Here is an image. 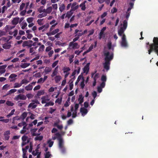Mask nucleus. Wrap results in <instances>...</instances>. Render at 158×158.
<instances>
[{
	"label": "nucleus",
	"mask_w": 158,
	"mask_h": 158,
	"mask_svg": "<svg viewBox=\"0 0 158 158\" xmlns=\"http://www.w3.org/2000/svg\"><path fill=\"white\" fill-rule=\"evenodd\" d=\"M153 43L150 45V49L148 50V54L150 55L152 52H155L158 56V37H154Z\"/></svg>",
	"instance_id": "f03ea898"
},
{
	"label": "nucleus",
	"mask_w": 158,
	"mask_h": 158,
	"mask_svg": "<svg viewBox=\"0 0 158 158\" xmlns=\"http://www.w3.org/2000/svg\"><path fill=\"white\" fill-rule=\"evenodd\" d=\"M125 30V29H124L123 27H120L118 31V35L120 36H122Z\"/></svg>",
	"instance_id": "2eb2a0df"
},
{
	"label": "nucleus",
	"mask_w": 158,
	"mask_h": 158,
	"mask_svg": "<svg viewBox=\"0 0 158 158\" xmlns=\"http://www.w3.org/2000/svg\"><path fill=\"white\" fill-rule=\"evenodd\" d=\"M77 3L75 2L73 3L71 6V10L74 11L77 9L79 7L78 5H76Z\"/></svg>",
	"instance_id": "9d476101"
},
{
	"label": "nucleus",
	"mask_w": 158,
	"mask_h": 158,
	"mask_svg": "<svg viewBox=\"0 0 158 158\" xmlns=\"http://www.w3.org/2000/svg\"><path fill=\"white\" fill-rule=\"evenodd\" d=\"M45 103L46 104L44 105L45 107H48L50 106H52L54 105V103L52 101H50V102H46Z\"/></svg>",
	"instance_id": "7c9ffc66"
},
{
	"label": "nucleus",
	"mask_w": 158,
	"mask_h": 158,
	"mask_svg": "<svg viewBox=\"0 0 158 158\" xmlns=\"http://www.w3.org/2000/svg\"><path fill=\"white\" fill-rule=\"evenodd\" d=\"M17 77V75L14 73L11 74L9 77V78H11L12 80H10V82L13 81L15 80V78Z\"/></svg>",
	"instance_id": "aec40b11"
},
{
	"label": "nucleus",
	"mask_w": 158,
	"mask_h": 158,
	"mask_svg": "<svg viewBox=\"0 0 158 158\" xmlns=\"http://www.w3.org/2000/svg\"><path fill=\"white\" fill-rule=\"evenodd\" d=\"M22 85L21 82L20 83H15L14 84V86L13 87L14 88H17L21 87Z\"/></svg>",
	"instance_id": "72a5a7b5"
},
{
	"label": "nucleus",
	"mask_w": 158,
	"mask_h": 158,
	"mask_svg": "<svg viewBox=\"0 0 158 158\" xmlns=\"http://www.w3.org/2000/svg\"><path fill=\"white\" fill-rule=\"evenodd\" d=\"M52 10V6H49L46 9V13L48 14H50L51 13Z\"/></svg>",
	"instance_id": "c9c22d12"
},
{
	"label": "nucleus",
	"mask_w": 158,
	"mask_h": 158,
	"mask_svg": "<svg viewBox=\"0 0 158 158\" xmlns=\"http://www.w3.org/2000/svg\"><path fill=\"white\" fill-rule=\"evenodd\" d=\"M106 27H103V28L101 30V31L99 33V34H101L103 35V36H105V34L104 33V31L106 30Z\"/></svg>",
	"instance_id": "49530a36"
},
{
	"label": "nucleus",
	"mask_w": 158,
	"mask_h": 158,
	"mask_svg": "<svg viewBox=\"0 0 158 158\" xmlns=\"http://www.w3.org/2000/svg\"><path fill=\"white\" fill-rule=\"evenodd\" d=\"M27 99V97L26 96L22 94H19L15 96V100L18 101L19 100H25Z\"/></svg>",
	"instance_id": "39448f33"
},
{
	"label": "nucleus",
	"mask_w": 158,
	"mask_h": 158,
	"mask_svg": "<svg viewBox=\"0 0 158 158\" xmlns=\"http://www.w3.org/2000/svg\"><path fill=\"white\" fill-rule=\"evenodd\" d=\"M52 70L50 68L48 67H46L44 69V71L46 74H47L48 73L50 72Z\"/></svg>",
	"instance_id": "473e14b6"
},
{
	"label": "nucleus",
	"mask_w": 158,
	"mask_h": 158,
	"mask_svg": "<svg viewBox=\"0 0 158 158\" xmlns=\"http://www.w3.org/2000/svg\"><path fill=\"white\" fill-rule=\"evenodd\" d=\"M47 15V14L46 13H42L39 14L38 16L39 18H42V17H45Z\"/></svg>",
	"instance_id": "58836bf2"
},
{
	"label": "nucleus",
	"mask_w": 158,
	"mask_h": 158,
	"mask_svg": "<svg viewBox=\"0 0 158 158\" xmlns=\"http://www.w3.org/2000/svg\"><path fill=\"white\" fill-rule=\"evenodd\" d=\"M123 27H123L124 29H126L127 27V21L126 20H125L123 21Z\"/></svg>",
	"instance_id": "2f4dec72"
},
{
	"label": "nucleus",
	"mask_w": 158,
	"mask_h": 158,
	"mask_svg": "<svg viewBox=\"0 0 158 158\" xmlns=\"http://www.w3.org/2000/svg\"><path fill=\"white\" fill-rule=\"evenodd\" d=\"M61 77L60 76H56L55 77V80L56 83H58L61 79Z\"/></svg>",
	"instance_id": "bb28decb"
},
{
	"label": "nucleus",
	"mask_w": 158,
	"mask_h": 158,
	"mask_svg": "<svg viewBox=\"0 0 158 158\" xmlns=\"http://www.w3.org/2000/svg\"><path fill=\"white\" fill-rule=\"evenodd\" d=\"M81 78H82L83 79V77H82V75H80L77 79V80L76 81L75 83V85H77V83L79 82V81H80L81 79Z\"/></svg>",
	"instance_id": "79ce46f5"
},
{
	"label": "nucleus",
	"mask_w": 158,
	"mask_h": 158,
	"mask_svg": "<svg viewBox=\"0 0 158 158\" xmlns=\"http://www.w3.org/2000/svg\"><path fill=\"white\" fill-rule=\"evenodd\" d=\"M44 8V6H41L40 8H39L38 9V11L40 13H41L43 12V9Z\"/></svg>",
	"instance_id": "774afa93"
},
{
	"label": "nucleus",
	"mask_w": 158,
	"mask_h": 158,
	"mask_svg": "<svg viewBox=\"0 0 158 158\" xmlns=\"http://www.w3.org/2000/svg\"><path fill=\"white\" fill-rule=\"evenodd\" d=\"M6 104L7 105L9 106H12L14 105V103L13 102L9 101H7Z\"/></svg>",
	"instance_id": "ea45409f"
},
{
	"label": "nucleus",
	"mask_w": 158,
	"mask_h": 158,
	"mask_svg": "<svg viewBox=\"0 0 158 158\" xmlns=\"http://www.w3.org/2000/svg\"><path fill=\"white\" fill-rule=\"evenodd\" d=\"M44 94V90H39L38 91V92L35 96V97H36V96H38V97H39L41 95H43Z\"/></svg>",
	"instance_id": "4be33fe9"
},
{
	"label": "nucleus",
	"mask_w": 158,
	"mask_h": 158,
	"mask_svg": "<svg viewBox=\"0 0 158 158\" xmlns=\"http://www.w3.org/2000/svg\"><path fill=\"white\" fill-rule=\"evenodd\" d=\"M26 126H24L23 127V130L20 131V133L21 134H23L26 132Z\"/></svg>",
	"instance_id": "6e6d98bb"
},
{
	"label": "nucleus",
	"mask_w": 158,
	"mask_h": 158,
	"mask_svg": "<svg viewBox=\"0 0 158 158\" xmlns=\"http://www.w3.org/2000/svg\"><path fill=\"white\" fill-rule=\"evenodd\" d=\"M29 82V81H28L26 79H23L20 82L22 85L23 84H27Z\"/></svg>",
	"instance_id": "4c0bfd02"
},
{
	"label": "nucleus",
	"mask_w": 158,
	"mask_h": 158,
	"mask_svg": "<svg viewBox=\"0 0 158 158\" xmlns=\"http://www.w3.org/2000/svg\"><path fill=\"white\" fill-rule=\"evenodd\" d=\"M37 106L34 103H31L28 105V108H32V109L35 108Z\"/></svg>",
	"instance_id": "a878e982"
},
{
	"label": "nucleus",
	"mask_w": 158,
	"mask_h": 158,
	"mask_svg": "<svg viewBox=\"0 0 158 158\" xmlns=\"http://www.w3.org/2000/svg\"><path fill=\"white\" fill-rule=\"evenodd\" d=\"M34 20V18L32 17H30L27 19V21L28 23H31Z\"/></svg>",
	"instance_id": "09e8293b"
},
{
	"label": "nucleus",
	"mask_w": 158,
	"mask_h": 158,
	"mask_svg": "<svg viewBox=\"0 0 158 158\" xmlns=\"http://www.w3.org/2000/svg\"><path fill=\"white\" fill-rule=\"evenodd\" d=\"M6 66V65H3L0 66V74H2L5 73L6 70L5 69Z\"/></svg>",
	"instance_id": "9b49d317"
},
{
	"label": "nucleus",
	"mask_w": 158,
	"mask_h": 158,
	"mask_svg": "<svg viewBox=\"0 0 158 158\" xmlns=\"http://www.w3.org/2000/svg\"><path fill=\"white\" fill-rule=\"evenodd\" d=\"M30 63H22L21 65H20V67L21 68H25L29 66L30 65Z\"/></svg>",
	"instance_id": "c756f323"
},
{
	"label": "nucleus",
	"mask_w": 158,
	"mask_h": 158,
	"mask_svg": "<svg viewBox=\"0 0 158 158\" xmlns=\"http://www.w3.org/2000/svg\"><path fill=\"white\" fill-rule=\"evenodd\" d=\"M52 7L53 10H56L58 8L57 4H52Z\"/></svg>",
	"instance_id": "603ef678"
},
{
	"label": "nucleus",
	"mask_w": 158,
	"mask_h": 158,
	"mask_svg": "<svg viewBox=\"0 0 158 158\" xmlns=\"http://www.w3.org/2000/svg\"><path fill=\"white\" fill-rule=\"evenodd\" d=\"M43 19H39L37 21V22L39 25L40 26L42 25H43V23L42 22Z\"/></svg>",
	"instance_id": "864d4df0"
},
{
	"label": "nucleus",
	"mask_w": 158,
	"mask_h": 158,
	"mask_svg": "<svg viewBox=\"0 0 158 158\" xmlns=\"http://www.w3.org/2000/svg\"><path fill=\"white\" fill-rule=\"evenodd\" d=\"M9 119H1L0 120V122H3L5 123H7L9 122Z\"/></svg>",
	"instance_id": "bf43d9fd"
},
{
	"label": "nucleus",
	"mask_w": 158,
	"mask_h": 158,
	"mask_svg": "<svg viewBox=\"0 0 158 158\" xmlns=\"http://www.w3.org/2000/svg\"><path fill=\"white\" fill-rule=\"evenodd\" d=\"M134 6V3L132 2H130L129 3V7L127 10V11L130 12L131 10L133 8Z\"/></svg>",
	"instance_id": "cd10ccee"
},
{
	"label": "nucleus",
	"mask_w": 158,
	"mask_h": 158,
	"mask_svg": "<svg viewBox=\"0 0 158 158\" xmlns=\"http://www.w3.org/2000/svg\"><path fill=\"white\" fill-rule=\"evenodd\" d=\"M45 46L44 45H42L39 48V51H43L44 50Z\"/></svg>",
	"instance_id": "69168bd1"
},
{
	"label": "nucleus",
	"mask_w": 158,
	"mask_h": 158,
	"mask_svg": "<svg viewBox=\"0 0 158 158\" xmlns=\"http://www.w3.org/2000/svg\"><path fill=\"white\" fill-rule=\"evenodd\" d=\"M74 56L73 55H71L69 58V61L70 64H71L73 61V58H74Z\"/></svg>",
	"instance_id": "680f3d73"
},
{
	"label": "nucleus",
	"mask_w": 158,
	"mask_h": 158,
	"mask_svg": "<svg viewBox=\"0 0 158 158\" xmlns=\"http://www.w3.org/2000/svg\"><path fill=\"white\" fill-rule=\"evenodd\" d=\"M43 138V137L42 136H37L35 138V140H39L41 141V140Z\"/></svg>",
	"instance_id": "3c124183"
},
{
	"label": "nucleus",
	"mask_w": 158,
	"mask_h": 158,
	"mask_svg": "<svg viewBox=\"0 0 158 158\" xmlns=\"http://www.w3.org/2000/svg\"><path fill=\"white\" fill-rule=\"evenodd\" d=\"M11 45L10 44H8L5 43L3 45L2 47L3 48L5 49H9L11 47Z\"/></svg>",
	"instance_id": "b1692460"
},
{
	"label": "nucleus",
	"mask_w": 158,
	"mask_h": 158,
	"mask_svg": "<svg viewBox=\"0 0 158 158\" xmlns=\"http://www.w3.org/2000/svg\"><path fill=\"white\" fill-rule=\"evenodd\" d=\"M33 88L32 85L31 84H29L25 87V89L27 91L31 90Z\"/></svg>",
	"instance_id": "393cba45"
},
{
	"label": "nucleus",
	"mask_w": 158,
	"mask_h": 158,
	"mask_svg": "<svg viewBox=\"0 0 158 158\" xmlns=\"http://www.w3.org/2000/svg\"><path fill=\"white\" fill-rule=\"evenodd\" d=\"M74 34L75 35V37H77L79 38L83 35L82 31L79 30L77 29H76L75 30V32Z\"/></svg>",
	"instance_id": "0eeeda50"
},
{
	"label": "nucleus",
	"mask_w": 158,
	"mask_h": 158,
	"mask_svg": "<svg viewBox=\"0 0 158 158\" xmlns=\"http://www.w3.org/2000/svg\"><path fill=\"white\" fill-rule=\"evenodd\" d=\"M51 155L50 154L49 152H46L44 155L45 158H50Z\"/></svg>",
	"instance_id": "f704fd0d"
},
{
	"label": "nucleus",
	"mask_w": 158,
	"mask_h": 158,
	"mask_svg": "<svg viewBox=\"0 0 158 158\" xmlns=\"http://www.w3.org/2000/svg\"><path fill=\"white\" fill-rule=\"evenodd\" d=\"M121 45L122 46L126 47L127 46L126 41L122 40Z\"/></svg>",
	"instance_id": "a19ab883"
},
{
	"label": "nucleus",
	"mask_w": 158,
	"mask_h": 158,
	"mask_svg": "<svg viewBox=\"0 0 158 158\" xmlns=\"http://www.w3.org/2000/svg\"><path fill=\"white\" fill-rule=\"evenodd\" d=\"M78 101H79V104H81L84 102V97L82 94L79 95Z\"/></svg>",
	"instance_id": "412c9836"
},
{
	"label": "nucleus",
	"mask_w": 158,
	"mask_h": 158,
	"mask_svg": "<svg viewBox=\"0 0 158 158\" xmlns=\"http://www.w3.org/2000/svg\"><path fill=\"white\" fill-rule=\"evenodd\" d=\"M59 10L60 12H62L65 9V6L64 4H62L60 6Z\"/></svg>",
	"instance_id": "5701e85b"
},
{
	"label": "nucleus",
	"mask_w": 158,
	"mask_h": 158,
	"mask_svg": "<svg viewBox=\"0 0 158 158\" xmlns=\"http://www.w3.org/2000/svg\"><path fill=\"white\" fill-rule=\"evenodd\" d=\"M27 115V113L26 112H24L20 116L21 119H22V120H24V119L26 117Z\"/></svg>",
	"instance_id": "c85d7f7f"
},
{
	"label": "nucleus",
	"mask_w": 158,
	"mask_h": 158,
	"mask_svg": "<svg viewBox=\"0 0 158 158\" xmlns=\"http://www.w3.org/2000/svg\"><path fill=\"white\" fill-rule=\"evenodd\" d=\"M81 68L80 67H78V69L77 71L76 69L73 72L71 76H75V75L76 74L77 72V74H78L80 72Z\"/></svg>",
	"instance_id": "6ab92c4d"
},
{
	"label": "nucleus",
	"mask_w": 158,
	"mask_h": 158,
	"mask_svg": "<svg viewBox=\"0 0 158 158\" xmlns=\"http://www.w3.org/2000/svg\"><path fill=\"white\" fill-rule=\"evenodd\" d=\"M69 48L70 49L78 48L79 47V46L77 43L72 42H70L69 43Z\"/></svg>",
	"instance_id": "423d86ee"
},
{
	"label": "nucleus",
	"mask_w": 158,
	"mask_h": 158,
	"mask_svg": "<svg viewBox=\"0 0 158 158\" xmlns=\"http://www.w3.org/2000/svg\"><path fill=\"white\" fill-rule=\"evenodd\" d=\"M31 43H33L32 41L31 40L24 41L23 42L22 46L23 47L27 46L28 48H30L32 46Z\"/></svg>",
	"instance_id": "20e7f679"
},
{
	"label": "nucleus",
	"mask_w": 158,
	"mask_h": 158,
	"mask_svg": "<svg viewBox=\"0 0 158 158\" xmlns=\"http://www.w3.org/2000/svg\"><path fill=\"white\" fill-rule=\"evenodd\" d=\"M107 46L109 50H110L111 48L112 43L110 41L107 44Z\"/></svg>",
	"instance_id": "052dcab7"
},
{
	"label": "nucleus",
	"mask_w": 158,
	"mask_h": 158,
	"mask_svg": "<svg viewBox=\"0 0 158 158\" xmlns=\"http://www.w3.org/2000/svg\"><path fill=\"white\" fill-rule=\"evenodd\" d=\"M56 136H58L59 137L58 138V140L59 141V148H62V147H64V142L62 138L61 137V135L59 133H56L55 134Z\"/></svg>",
	"instance_id": "7ed1b4c3"
},
{
	"label": "nucleus",
	"mask_w": 158,
	"mask_h": 158,
	"mask_svg": "<svg viewBox=\"0 0 158 158\" xmlns=\"http://www.w3.org/2000/svg\"><path fill=\"white\" fill-rule=\"evenodd\" d=\"M62 100V98H58L55 101V103H58L59 104H60Z\"/></svg>",
	"instance_id": "c03bdc74"
},
{
	"label": "nucleus",
	"mask_w": 158,
	"mask_h": 158,
	"mask_svg": "<svg viewBox=\"0 0 158 158\" xmlns=\"http://www.w3.org/2000/svg\"><path fill=\"white\" fill-rule=\"evenodd\" d=\"M15 111V109H13V110H12L11 111V112L9 113V114L7 115L6 117L7 118H10L11 116L12 115L14 114Z\"/></svg>",
	"instance_id": "e433bc0d"
},
{
	"label": "nucleus",
	"mask_w": 158,
	"mask_h": 158,
	"mask_svg": "<svg viewBox=\"0 0 158 158\" xmlns=\"http://www.w3.org/2000/svg\"><path fill=\"white\" fill-rule=\"evenodd\" d=\"M101 80L102 82H105L106 80V76L104 75H102L101 77Z\"/></svg>",
	"instance_id": "8fccbe9b"
},
{
	"label": "nucleus",
	"mask_w": 158,
	"mask_h": 158,
	"mask_svg": "<svg viewBox=\"0 0 158 158\" xmlns=\"http://www.w3.org/2000/svg\"><path fill=\"white\" fill-rule=\"evenodd\" d=\"M80 111L82 115H83V114H86L88 112L87 109L84 107H81L80 109Z\"/></svg>",
	"instance_id": "dca6fc26"
},
{
	"label": "nucleus",
	"mask_w": 158,
	"mask_h": 158,
	"mask_svg": "<svg viewBox=\"0 0 158 158\" xmlns=\"http://www.w3.org/2000/svg\"><path fill=\"white\" fill-rule=\"evenodd\" d=\"M103 54L105 57L104 58L105 62L103 64L104 68L106 70V71H108L110 69V61L113 58V54H112L110 55V52L106 50H104Z\"/></svg>",
	"instance_id": "f257e3e1"
},
{
	"label": "nucleus",
	"mask_w": 158,
	"mask_h": 158,
	"mask_svg": "<svg viewBox=\"0 0 158 158\" xmlns=\"http://www.w3.org/2000/svg\"><path fill=\"white\" fill-rule=\"evenodd\" d=\"M37 48V46L35 47H30V50H29V52L30 53H32L31 55H33L34 54H35L36 53V52H34L35 50Z\"/></svg>",
	"instance_id": "f8f14e48"
},
{
	"label": "nucleus",
	"mask_w": 158,
	"mask_h": 158,
	"mask_svg": "<svg viewBox=\"0 0 158 158\" xmlns=\"http://www.w3.org/2000/svg\"><path fill=\"white\" fill-rule=\"evenodd\" d=\"M41 99H42L41 103L42 104L45 103L47 102L50 100V99L48 95L42 96L41 98Z\"/></svg>",
	"instance_id": "6e6552de"
},
{
	"label": "nucleus",
	"mask_w": 158,
	"mask_h": 158,
	"mask_svg": "<svg viewBox=\"0 0 158 158\" xmlns=\"http://www.w3.org/2000/svg\"><path fill=\"white\" fill-rule=\"evenodd\" d=\"M58 66H57L55 68L54 70L53 71V72L52 74L51 75V76L52 77H53L55 76H56L57 74L58 71Z\"/></svg>",
	"instance_id": "a211bd4d"
},
{
	"label": "nucleus",
	"mask_w": 158,
	"mask_h": 158,
	"mask_svg": "<svg viewBox=\"0 0 158 158\" xmlns=\"http://www.w3.org/2000/svg\"><path fill=\"white\" fill-rule=\"evenodd\" d=\"M89 68H88L85 66L83 68V73H86V74H87L89 72Z\"/></svg>",
	"instance_id": "37998d69"
},
{
	"label": "nucleus",
	"mask_w": 158,
	"mask_h": 158,
	"mask_svg": "<svg viewBox=\"0 0 158 158\" xmlns=\"http://www.w3.org/2000/svg\"><path fill=\"white\" fill-rule=\"evenodd\" d=\"M70 70V69L69 67L64 68V73H69L68 72Z\"/></svg>",
	"instance_id": "de8ad7c7"
},
{
	"label": "nucleus",
	"mask_w": 158,
	"mask_h": 158,
	"mask_svg": "<svg viewBox=\"0 0 158 158\" xmlns=\"http://www.w3.org/2000/svg\"><path fill=\"white\" fill-rule=\"evenodd\" d=\"M73 11L71 10L69 11H68L66 14L65 17L68 18V19L70 18L73 15Z\"/></svg>",
	"instance_id": "f3484780"
},
{
	"label": "nucleus",
	"mask_w": 158,
	"mask_h": 158,
	"mask_svg": "<svg viewBox=\"0 0 158 158\" xmlns=\"http://www.w3.org/2000/svg\"><path fill=\"white\" fill-rule=\"evenodd\" d=\"M28 138V137L25 135H24L22 138L23 141H26Z\"/></svg>",
	"instance_id": "e2e57ef3"
},
{
	"label": "nucleus",
	"mask_w": 158,
	"mask_h": 158,
	"mask_svg": "<svg viewBox=\"0 0 158 158\" xmlns=\"http://www.w3.org/2000/svg\"><path fill=\"white\" fill-rule=\"evenodd\" d=\"M48 143L49 144V147H51L53 145V142L51 140H48Z\"/></svg>",
	"instance_id": "338daca9"
},
{
	"label": "nucleus",
	"mask_w": 158,
	"mask_h": 158,
	"mask_svg": "<svg viewBox=\"0 0 158 158\" xmlns=\"http://www.w3.org/2000/svg\"><path fill=\"white\" fill-rule=\"evenodd\" d=\"M80 86L81 89H83L84 88L85 85L84 84V79H83V81L81 83Z\"/></svg>",
	"instance_id": "4d7b16f0"
},
{
	"label": "nucleus",
	"mask_w": 158,
	"mask_h": 158,
	"mask_svg": "<svg viewBox=\"0 0 158 158\" xmlns=\"http://www.w3.org/2000/svg\"><path fill=\"white\" fill-rule=\"evenodd\" d=\"M59 31V29H56L51 32V34L52 35H54L56 33H57Z\"/></svg>",
	"instance_id": "5fc2aeb1"
},
{
	"label": "nucleus",
	"mask_w": 158,
	"mask_h": 158,
	"mask_svg": "<svg viewBox=\"0 0 158 158\" xmlns=\"http://www.w3.org/2000/svg\"><path fill=\"white\" fill-rule=\"evenodd\" d=\"M86 2V1H85L79 5V6L81 7V10L83 11L85 10L86 9L85 3Z\"/></svg>",
	"instance_id": "4468645a"
},
{
	"label": "nucleus",
	"mask_w": 158,
	"mask_h": 158,
	"mask_svg": "<svg viewBox=\"0 0 158 158\" xmlns=\"http://www.w3.org/2000/svg\"><path fill=\"white\" fill-rule=\"evenodd\" d=\"M29 148V146L28 145L25 148H23L22 150L23 153H26L27 152V150Z\"/></svg>",
	"instance_id": "a18cd8bd"
},
{
	"label": "nucleus",
	"mask_w": 158,
	"mask_h": 158,
	"mask_svg": "<svg viewBox=\"0 0 158 158\" xmlns=\"http://www.w3.org/2000/svg\"><path fill=\"white\" fill-rule=\"evenodd\" d=\"M17 91V89H12L9 91V93L11 94L12 93H14Z\"/></svg>",
	"instance_id": "0e129e2a"
},
{
	"label": "nucleus",
	"mask_w": 158,
	"mask_h": 158,
	"mask_svg": "<svg viewBox=\"0 0 158 158\" xmlns=\"http://www.w3.org/2000/svg\"><path fill=\"white\" fill-rule=\"evenodd\" d=\"M10 131H6L4 133V139L6 140H8L10 138Z\"/></svg>",
	"instance_id": "1a4fd4ad"
},
{
	"label": "nucleus",
	"mask_w": 158,
	"mask_h": 158,
	"mask_svg": "<svg viewBox=\"0 0 158 158\" xmlns=\"http://www.w3.org/2000/svg\"><path fill=\"white\" fill-rule=\"evenodd\" d=\"M26 96L27 98V97L28 99H31L33 97V95L31 94H27Z\"/></svg>",
	"instance_id": "13d9d810"
},
{
	"label": "nucleus",
	"mask_w": 158,
	"mask_h": 158,
	"mask_svg": "<svg viewBox=\"0 0 158 158\" xmlns=\"http://www.w3.org/2000/svg\"><path fill=\"white\" fill-rule=\"evenodd\" d=\"M19 17H16L14 18L12 21V24L15 26L17 25L19 22Z\"/></svg>",
	"instance_id": "ddd939ff"
}]
</instances>
